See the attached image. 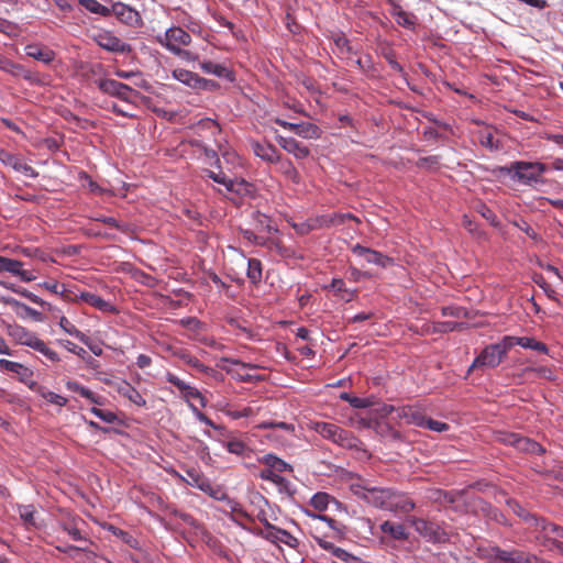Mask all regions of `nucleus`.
<instances>
[{
  "instance_id": "5",
  "label": "nucleus",
  "mask_w": 563,
  "mask_h": 563,
  "mask_svg": "<svg viewBox=\"0 0 563 563\" xmlns=\"http://www.w3.org/2000/svg\"><path fill=\"white\" fill-rule=\"evenodd\" d=\"M545 170V165L539 162H514L508 167V172L514 174L512 177L523 185L542 181V175Z\"/></svg>"
},
{
  "instance_id": "54",
  "label": "nucleus",
  "mask_w": 563,
  "mask_h": 563,
  "mask_svg": "<svg viewBox=\"0 0 563 563\" xmlns=\"http://www.w3.org/2000/svg\"><path fill=\"white\" fill-rule=\"evenodd\" d=\"M423 428L429 429L434 432H438V433H442V432L448 431L450 429V426L445 422L438 421V420L427 417Z\"/></svg>"
},
{
  "instance_id": "63",
  "label": "nucleus",
  "mask_w": 563,
  "mask_h": 563,
  "mask_svg": "<svg viewBox=\"0 0 563 563\" xmlns=\"http://www.w3.org/2000/svg\"><path fill=\"white\" fill-rule=\"evenodd\" d=\"M108 530L115 537L120 538L123 542L132 545V543L135 541L131 534L128 532L114 527L109 526Z\"/></svg>"
},
{
  "instance_id": "62",
  "label": "nucleus",
  "mask_w": 563,
  "mask_h": 563,
  "mask_svg": "<svg viewBox=\"0 0 563 563\" xmlns=\"http://www.w3.org/2000/svg\"><path fill=\"white\" fill-rule=\"evenodd\" d=\"M331 288L335 291V292H344L346 294L347 296H342L343 299H345L346 301L351 300L353 298V292L349 291L345 289V284L342 279H333L332 280V284H331Z\"/></svg>"
},
{
  "instance_id": "19",
  "label": "nucleus",
  "mask_w": 563,
  "mask_h": 563,
  "mask_svg": "<svg viewBox=\"0 0 563 563\" xmlns=\"http://www.w3.org/2000/svg\"><path fill=\"white\" fill-rule=\"evenodd\" d=\"M415 507V501L405 493L395 489L391 490L388 511L405 515L412 511Z\"/></svg>"
},
{
  "instance_id": "64",
  "label": "nucleus",
  "mask_w": 563,
  "mask_h": 563,
  "mask_svg": "<svg viewBox=\"0 0 563 563\" xmlns=\"http://www.w3.org/2000/svg\"><path fill=\"white\" fill-rule=\"evenodd\" d=\"M173 54L186 62H197L199 58L196 53L190 52L188 49H184L183 47L178 48Z\"/></svg>"
},
{
  "instance_id": "25",
  "label": "nucleus",
  "mask_w": 563,
  "mask_h": 563,
  "mask_svg": "<svg viewBox=\"0 0 563 563\" xmlns=\"http://www.w3.org/2000/svg\"><path fill=\"white\" fill-rule=\"evenodd\" d=\"M505 338L506 340H509V342H507L509 344V349H511L514 345H520L523 349L534 350L543 354L549 353L548 346L533 338L512 335H505Z\"/></svg>"
},
{
  "instance_id": "46",
  "label": "nucleus",
  "mask_w": 563,
  "mask_h": 563,
  "mask_svg": "<svg viewBox=\"0 0 563 563\" xmlns=\"http://www.w3.org/2000/svg\"><path fill=\"white\" fill-rule=\"evenodd\" d=\"M38 393H40L41 397L45 401H47V402H49L52 405H55V406H58V407H64L67 404V398H65L64 396L58 395V394H56L54 391H51V390H48V389H46L44 387H41L38 389Z\"/></svg>"
},
{
  "instance_id": "10",
  "label": "nucleus",
  "mask_w": 563,
  "mask_h": 563,
  "mask_svg": "<svg viewBox=\"0 0 563 563\" xmlns=\"http://www.w3.org/2000/svg\"><path fill=\"white\" fill-rule=\"evenodd\" d=\"M173 77L178 80L179 82L194 88V89H202L207 90L210 87H214L216 84L211 80H208L206 78L200 77L194 71L184 69V68H176L173 70Z\"/></svg>"
},
{
  "instance_id": "38",
  "label": "nucleus",
  "mask_w": 563,
  "mask_h": 563,
  "mask_svg": "<svg viewBox=\"0 0 563 563\" xmlns=\"http://www.w3.org/2000/svg\"><path fill=\"white\" fill-rule=\"evenodd\" d=\"M461 327L460 323L453 321L434 322L432 324H426L423 333H445L451 332Z\"/></svg>"
},
{
  "instance_id": "34",
  "label": "nucleus",
  "mask_w": 563,
  "mask_h": 563,
  "mask_svg": "<svg viewBox=\"0 0 563 563\" xmlns=\"http://www.w3.org/2000/svg\"><path fill=\"white\" fill-rule=\"evenodd\" d=\"M5 302L8 305L12 306L15 309V312L20 317H22V318L30 317L36 321H41V317H42L41 312L26 306L25 303H22L13 298L8 299Z\"/></svg>"
},
{
  "instance_id": "8",
  "label": "nucleus",
  "mask_w": 563,
  "mask_h": 563,
  "mask_svg": "<svg viewBox=\"0 0 563 563\" xmlns=\"http://www.w3.org/2000/svg\"><path fill=\"white\" fill-rule=\"evenodd\" d=\"M258 429H271V439L279 441L280 445H289L295 439L298 438L296 433V427L292 423L276 422V421H264L257 426Z\"/></svg>"
},
{
  "instance_id": "6",
  "label": "nucleus",
  "mask_w": 563,
  "mask_h": 563,
  "mask_svg": "<svg viewBox=\"0 0 563 563\" xmlns=\"http://www.w3.org/2000/svg\"><path fill=\"white\" fill-rule=\"evenodd\" d=\"M156 41L168 52L174 53L178 48L188 46L191 43V36L184 29L179 26H172L163 34H158L156 36Z\"/></svg>"
},
{
  "instance_id": "31",
  "label": "nucleus",
  "mask_w": 563,
  "mask_h": 563,
  "mask_svg": "<svg viewBox=\"0 0 563 563\" xmlns=\"http://www.w3.org/2000/svg\"><path fill=\"white\" fill-rule=\"evenodd\" d=\"M380 530L383 533L388 534L391 539L397 541H405L409 537L404 525L388 520L380 525Z\"/></svg>"
},
{
  "instance_id": "40",
  "label": "nucleus",
  "mask_w": 563,
  "mask_h": 563,
  "mask_svg": "<svg viewBox=\"0 0 563 563\" xmlns=\"http://www.w3.org/2000/svg\"><path fill=\"white\" fill-rule=\"evenodd\" d=\"M222 445L232 454L243 456L249 448L247 445L238 438H230L228 441H221Z\"/></svg>"
},
{
  "instance_id": "58",
  "label": "nucleus",
  "mask_w": 563,
  "mask_h": 563,
  "mask_svg": "<svg viewBox=\"0 0 563 563\" xmlns=\"http://www.w3.org/2000/svg\"><path fill=\"white\" fill-rule=\"evenodd\" d=\"M257 412L256 409L252 407H245L241 410H229L227 411V415L231 417L232 419H240V418H246L252 417Z\"/></svg>"
},
{
  "instance_id": "51",
  "label": "nucleus",
  "mask_w": 563,
  "mask_h": 563,
  "mask_svg": "<svg viewBox=\"0 0 563 563\" xmlns=\"http://www.w3.org/2000/svg\"><path fill=\"white\" fill-rule=\"evenodd\" d=\"M292 228L296 230V232L298 234L305 235V234H308L309 232H311L313 230H317L318 229V224H317L316 218H314V219H310L308 221H305L302 223H294Z\"/></svg>"
},
{
  "instance_id": "29",
  "label": "nucleus",
  "mask_w": 563,
  "mask_h": 563,
  "mask_svg": "<svg viewBox=\"0 0 563 563\" xmlns=\"http://www.w3.org/2000/svg\"><path fill=\"white\" fill-rule=\"evenodd\" d=\"M390 15L396 23L405 29L413 30L416 26L417 18L413 13L405 11L399 4H394L390 10Z\"/></svg>"
},
{
  "instance_id": "11",
  "label": "nucleus",
  "mask_w": 563,
  "mask_h": 563,
  "mask_svg": "<svg viewBox=\"0 0 563 563\" xmlns=\"http://www.w3.org/2000/svg\"><path fill=\"white\" fill-rule=\"evenodd\" d=\"M207 176L213 181L223 185L225 190L229 192L244 195L247 194L251 188V185L247 181L243 179H231L227 177L223 172L214 173L212 170H208Z\"/></svg>"
},
{
  "instance_id": "37",
  "label": "nucleus",
  "mask_w": 563,
  "mask_h": 563,
  "mask_svg": "<svg viewBox=\"0 0 563 563\" xmlns=\"http://www.w3.org/2000/svg\"><path fill=\"white\" fill-rule=\"evenodd\" d=\"M278 164V172L282 173L285 177L291 180L295 184H298L300 180V176L292 165V163L287 158H280L276 162Z\"/></svg>"
},
{
  "instance_id": "13",
  "label": "nucleus",
  "mask_w": 563,
  "mask_h": 563,
  "mask_svg": "<svg viewBox=\"0 0 563 563\" xmlns=\"http://www.w3.org/2000/svg\"><path fill=\"white\" fill-rule=\"evenodd\" d=\"M101 91L118 97L122 101L129 102L132 96L135 95V91L125 84L117 81L114 79H103L98 84Z\"/></svg>"
},
{
  "instance_id": "2",
  "label": "nucleus",
  "mask_w": 563,
  "mask_h": 563,
  "mask_svg": "<svg viewBox=\"0 0 563 563\" xmlns=\"http://www.w3.org/2000/svg\"><path fill=\"white\" fill-rule=\"evenodd\" d=\"M351 490L356 497L363 499L368 505L388 510L391 488L375 487L365 482H358L351 484Z\"/></svg>"
},
{
  "instance_id": "59",
  "label": "nucleus",
  "mask_w": 563,
  "mask_h": 563,
  "mask_svg": "<svg viewBox=\"0 0 563 563\" xmlns=\"http://www.w3.org/2000/svg\"><path fill=\"white\" fill-rule=\"evenodd\" d=\"M534 282L538 286H540L543 289V291L550 299L555 301L558 300L555 290L545 282V279L542 276H537L534 278Z\"/></svg>"
},
{
  "instance_id": "1",
  "label": "nucleus",
  "mask_w": 563,
  "mask_h": 563,
  "mask_svg": "<svg viewBox=\"0 0 563 563\" xmlns=\"http://www.w3.org/2000/svg\"><path fill=\"white\" fill-rule=\"evenodd\" d=\"M509 340L504 336L499 342L485 346L475 357L468 368V373L475 369L495 368L509 352Z\"/></svg>"
},
{
  "instance_id": "61",
  "label": "nucleus",
  "mask_w": 563,
  "mask_h": 563,
  "mask_svg": "<svg viewBox=\"0 0 563 563\" xmlns=\"http://www.w3.org/2000/svg\"><path fill=\"white\" fill-rule=\"evenodd\" d=\"M519 230H521L522 232H525L530 239L534 240V241H538L539 240V235L538 233L533 230V228L528 223L526 222L525 220H520V221H516L514 223Z\"/></svg>"
},
{
  "instance_id": "56",
  "label": "nucleus",
  "mask_w": 563,
  "mask_h": 563,
  "mask_svg": "<svg viewBox=\"0 0 563 563\" xmlns=\"http://www.w3.org/2000/svg\"><path fill=\"white\" fill-rule=\"evenodd\" d=\"M19 261L0 256V272L19 273Z\"/></svg>"
},
{
  "instance_id": "44",
  "label": "nucleus",
  "mask_w": 563,
  "mask_h": 563,
  "mask_svg": "<svg viewBox=\"0 0 563 563\" xmlns=\"http://www.w3.org/2000/svg\"><path fill=\"white\" fill-rule=\"evenodd\" d=\"M262 462L268 466L271 470H275L277 472H285L291 468L289 464H287L282 459L277 457L274 454H266L263 456Z\"/></svg>"
},
{
  "instance_id": "50",
  "label": "nucleus",
  "mask_w": 563,
  "mask_h": 563,
  "mask_svg": "<svg viewBox=\"0 0 563 563\" xmlns=\"http://www.w3.org/2000/svg\"><path fill=\"white\" fill-rule=\"evenodd\" d=\"M0 69L13 74L15 76L23 75L24 70L21 66L12 63L11 60L0 56Z\"/></svg>"
},
{
  "instance_id": "35",
  "label": "nucleus",
  "mask_w": 563,
  "mask_h": 563,
  "mask_svg": "<svg viewBox=\"0 0 563 563\" xmlns=\"http://www.w3.org/2000/svg\"><path fill=\"white\" fill-rule=\"evenodd\" d=\"M18 511L21 520L27 529L37 527L35 518L36 510L33 505H21L18 507Z\"/></svg>"
},
{
  "instance_id": "49",
  "label": "nucleus",
  "mask_w": 563,
  "mask_h": 563,
  "mask_svg": "<svg viewBox=\"0 0 563 563\" xmlns=\"http://www.w3.org/2000/svg\"><path fill=\"white\" fill-rule=\"evenodd\" d=\"M509 505L512 508L514 512L517 514L519 517H521L528 523L529 528H532L533 531L536 532V526L532 522V520L529 519V517H536V516L528 512L522 506H520L516 501H510Z\"/></svg>"
},
{
  "instance_id": "60",
  "label": "nucleus",
  "mask_w": 563,
  "mask_h": 563,
  "mask_svg": "<svg viewBox=\"0 0 563 563\" xmlns=\"http://www.w3.org/2000/svg\"><path fill=\"white\" fill-rule=\"evenodd\" d=\"M189 408L194 412L195 417L202 423L213 428V429H220L219 426H217L212 420H210L203 412L198 410V408L194 404H189Z\"/></svg>"
},
{
  "instance_id": "53",
  "label": "nucleus",
  "mask_w": 563,
  "mask_h": 563,
  "mask_svg": "<svg viewBox=\"0 0 563 563\" xmlns=\"http://www.w3.org/2000/svg\"><path fill=\"white\" fill-rule=\"evenodd\" d=\"M90 412L107 423H114L118 420L117 415L109 410H101L97 407H92Z\"/></svg>"
},
{
  "instance_id": "42",
  "label": "nucleus",
  "mask_w": 563,
  "mask_h": 563,
  "mask_svg": "<svg viewBox=\"0 0 563 563\" xmlns=\"http://www.w3.org/2000/svg\"><path fill=\"white\" fill-rule=\"evenodd\" d=\"M331 501H334L332 496L327 493L319 492L311 497L310 505L318 511H324Z\"/></svg>"
},
{
  "instance_id": "20",
  "label": "nucleus",
  "mask_w": 563,
  "mask_h": 563,
  "mask_svg": "<svg viewBox=\"0 0 563 563\" xmlns=\"http://www.w3.org/2000/svg\"><path fill=\"white\" fill-rule=\"evenodd\" d=\"M352 252L358 257L364 258L367 263L374 264L380 267H386L391 263V258L377 252L375 250L356 244L353 246Z\"/></svg>"
},
{
  "instance_id": "22",
  "label": "nucleus",
  "mask_w": 563,
  "mask_h": 563,
  "mask_svg": "<svg viewBox=\"0 0 563 563\" xmlns=\"http://www.w3.org/2000/svg\"><path fill=\"white\" fill-rule=\"evenodd\" d=\"M397 417L404 420L408 424H412L419 428L424 427L427 416L422 412L419 407L416 406H404L396 409Z\"/></svg>"
},
{
  "instance_id": "57",
  "label": "nucleus",
  "mask_w": 563,
  "mask_h": 563,
  "mask_svg": "<svg viewBox=\"0 0 563 563\" xmlns=\"http://www.w3.org/2000/svg\"><path fill=\"white\" fill-rule=\"evenodd\" d=\"M179 356L186 364L198 369L199 372L208 371V367L205 366L197 357H195L188 353H181Z\"/></svg>"
},
{
  "instance_id": "3",
  "label": "nucleus",
  "mask_w": 563,
  "mask_h": 563,
  "mask_svg": "<svg viewBox=\"0 0 563 563\" xmlns=\"http://www.w3.org/2000/svg\"><path fill=\"white\" fill-rule=\"evenodd\" d=\"M310 429L314 430L322 438L330 440L333 443L343 448L353 449L356 448L358 444L357 438L352 435L351 432L330 422H311Z\"/></svg>"
},
{
  "instance_id": "41",
  "label": "nucleus",
  "mask_w": 563,
  "mask_h": 563,
  "mask_svg": "<svg viewBox=\"0 0 563 563\" xmlns=\"http://www.w3.org/2000/svg\"><path fill=\"white\" fill-rule=\"evenodd\" d=\"M79 3L91 13L102 16H109L111 14L110 8L101 4L98 0H79Z\"/></svg>"
},
{
  "instance_id": "4",
  "label": "nucleus",
  "mask_w": 563,
  "mask_h": 563,
  "mask_svg": "<svg viewBox=\"0 0 563 563\" xmlns=\"http://www.w3.org/2000/svg\"><path fill=\"white\" fill-rule=\"evenodd\" d=\"M536 526V539L549 549H558L563 551V528L554 523L548 522L543 518L529 517Z\"/></svg>"
},
{
  "instance_id": "23",
  "label": "nucleus",
  "mask_w": 563,
  "mask_h": 563,
  "mask_svg": "<svg viewBox=\"0 0 563 563\" xmlns=\"http://www.w3.org/2000/svg\"><path fill=\"white\" fill-rule=\"evenodd\" d=\"M113 386L119 395L128 398L132 404L139 407L146 406V400L143 398L140 391L126 380L117 382L113 384Z\"/></svg>"
},
{
  "instance_id": "18",
  "label": "nucleus",
  "mask_w": 563,
  "mask_h": 563,
  "mask_svg": "<svg viewBox=\"0 0 563 563\" xmlns=\"http://www.w3.org/2000/svg\"><path fill=\"white\" fill-rule=\"evenodd\" d=\"M110 10L121 22L130 26H139L142 22L140 13L122 2L114 3Z\"/></svg>"
},
{
  "instance_id": "45",
  "label": "nucleus",
  "mask_w": 563,
  "mask_h": 563,
  "mask_svg": "<svg viewBox=\"0 0 563 563\" xmlns=\"http://www.w3.org/2000/svg\"><path fill=\"white\" fill-rule=\"evenodd\" d=\"M295 133L303 139H318L320 136L319 128L311 123L297 124Z\"/></svg>"
},
{
  "instance_id": "43",
  "label": "nucleus",
  "mask_w": 563,
  "mask_h": 563,
  "mask_svg": "<svg viewBox=\"0 0 563 563\" xmlns=\"http://www.w3.org/2000/svg\"><path fill=\"white\" fill-rule=\"evenodd\" d=\"M246 275L253 284H258L262 280V263L260 260L250 258L247 261Z\"/></svg>"
},
{
  "instance_id": "21",
  "label": "nucleus",
  "mask_w": 563,
  "mask_h": 563,
  "mask_svg": "<svg viewBox=\"0 0 563 563\" xmlns=\"http://www.w3.org/2000/svg\"><path fill=\"white\" fill-rule=\"evenodd\" d=\"M180 479L186 482L191 487H196L203 493L212 494L213 487L210 481L197 468H189L186 471V476H180Z\"/></svg>"
},
{
  "instance_id": "30",
  "label": "nucleus",
  "mask_w": 563,
  "mask_h": 563,
  "mask_svg": "<svg viewBox=\"0 0 563 563\" xmlns=\"http://www.w3.org/2000/svg\"><path fill=\"white\" fill-rule=\"evenodd\" d=\"M0 369L16 374L22 382L27 380L33 375L32 371L23 364L5 358L0 360Z\"/></svg>"
},
{
  "instance_id": "16",
  "label": "nucleus",
  "mask_w": 563,
  "mask_h": 563,
  "mask_svg": "<svg viewBox=\"0 0 563 563\" xmlns=\"http://www.w3.org/2000/svg\"><path fill=\"white\" fill-rule=\"evenodd\" d=\"M7 334L18 344L33 347L40 339L36 333L27 330L26 328L13 323L7 325Z\"/></svg>"
},
{
  "instance_id": "24",
  "label": "nucleus",
  "mask_w": 563,
  "mask_h": 563,
  "mask_svg": "<svg viewBox=\"0 0 563 563\" xmlns=\"http://www.w3.org/2000/svg\"><path fill=\"white\" fill-rule=\"evenodd\" d=\"M251 147L253 153L261 159L267 163H275L279 161V153L277 148L271 143L252 141Z\"/></svg>"
},
{
  "instance_id": "27",
  "label": "nucleus",
  "mask_w": 563,
  "mask_h": 563,
  "mask_svg": "<svg viewBox=\"0 0 563 563\" xmlns=\"http://www.w3.org/2000/svg\"><path fill=\"white\" fill-rule=\"evenodd\" d=\"M25 54L44 64H49L55 58V53L46 46L40 44H29L25 46Z\"/></svg>"
},
{
  "instance_id": "55",
  "label": "nucleus",
  "mask_w": 563,
  "mask_h": 563,
  "mask_svg": "<svg viewBox=\"0 0 563 563\" xmlns=\"http://www.w3.org/2000/svg\"><path fill=\"white\" fill-rule=\"evenodd\" d=\"M340 399L347 401L354 408H366L369 406V401L367 399L354 397L347 393H342L340 395Z\"/></svg>"
},
{
  "instance_id": "9",
  "label": "nucleus",
  "mask_w": 563,
  "mask_h": 563,
  "mask_svg": "<svg viewBox=\"0 0 563 563\" xmlns=\"http://www.w3.org/2000/svg\"><path fill=\"white\" fill-rule=\"evenodd\" d=\"M409 523L413 527L417 533H419L427 541L432 543H440L445 541L446 534L442 528L432 521L424 520L422 518L411 517L408 519Z\"/></svg>"
},
{
  "instance_id": "33",
  "label": "nucleus",
  "mask_w": 563,
  "mask_h": 563,
  "mask_svg": "<svg viewBox=\"0 0 563 563\" xmlns=\"http://www.w3.org/2000/svg\"><path fill=\"white\" fill-rule=\"evenodd\" d=\"M58 325L60 329L67 334L75 336L85 345H89V338L81 331H79L76 325L69 321L66 317L62 316L58 320Z\"/></svg>"
},
{
  "instance_id": "32",
  "label": "nucleus",
  "mask_w": 563,
  "mask_h": 563,
  "mask_svg": "<svg viewBox=\"0 0 563 563\" xmlns=\"http://www.w3.org/2000/svg\"><path fill=\"white\" fill-rule=\"evenodd\" d=\"M58 343L60 345H63L68 352L74 353L77 356H79L80 358H82L89 367H91V368L98 367V365H99L98 361L95 360L93 357L89 356L85 349L79 347L78 345H76L75 343H73L71 341H68V340H58Z\"/></svg>"
},
{
  "instance_id": "52",
  "label": "nucleus",
  "mask_w": 563,
  "mask_h": 563,
  "mask_svg": "<svg viewBox=\"0 0 563 563\" xmlns=\"http://www.w3.org/2000/svg\"><path fill=\"white\" fill-rule=\"evenodd\" d=\"M63 530L75 541H86L85 536L81 533V530L77 527L76 522L64 523Z\"/></svg>"
},
{
  "instance_id": "7",
  "label": "nucleus",
  "mask_w": 563,
  "mask_h": 563,
  "mask_svg": "<svg viewBox=\"0 0 563 563\" xmlns=\"http://www.w3.org/2000/svg\"><path fill=\"white\" fill-rule=\"evenodd\" d=\"M255 533L278 548H280V544H285L291 549H296L299 545V541L296 537L287 530L280 529L271 522H266V528L258 529Z\"/></svg>"
},
{
  "instance_id": "14",
  "label": "nucleus",
  "mask_w": 563,
  "mask_h": 563,
  "mask_svg": "<svg viewBox=\"0 0 563 563\" xmlns=\"http://www.w3.org/2000/svg\"><path fill=\"white\" fill-rule=\"evenodd\" d=\"M0 161L15 172L21 173L25 177L36 178L38 173L29 165L23 158L13 155L4 150H0Z\"/></svg>"
},
{
  "instance_id": "47",
  "label": "nucleus",
  "mask_w": 563,
  "mask_h": 563,
  "mask_svg": "<svg viewBox=\"0 0 563 563\" xmlns=\"http://www.w3.org/2000/svg\"><path fill=\"white\" fill-rule=\"evenodd\" d=\"M43 287L53 294L60 295L63 298L69 300L71 298V290H68L64 284H59L55 280L45 282Z\"/></svg>"
},
{
  "instance_id": "28",
  "label": "nucleus",
  "mask_w": 563,
  "mask_h": 563,
  "mask_svg": "<svg viewBox=\"0 0 563 563\" xmlns=\"http://www.w3.org/2000/svg\"><path fill=\"white\" fill-rule=\"evenodd\" d=\"M278 144L297 159H303L309 155V148L292 137H279Z\"/></svg>"
},
{
  "instance_id": "39",
  "label": "nucleus",
  "mask_w": 563,
  "mask_h": 563,
  "mask_svg": "<svg viewBox=\"0 0 563 563\" xmlns=\"http://www.w3.org/2000/svg\"><path fill=\"white\" fill-rule=\"evenodd\" d=\"M32 349L41 353L48 362L53 364L60 361L58 353L51 349L42 339H38Z\"/></svg>"
},
{
  "instance_id": "36",
  "label": "nucleus",
  "mask_w": 563,
  "mask_h": 563,
  "mask_svg": "<svg viewBox=\"0 0 563 563\" xmlns=\"http://www.w3.org/2000/svg\"><path fill=\"white\" fill-rule=\"evenodd\" d=\"M200 69L210 75H214L217 77H229L230 70L222 64H217L210 60H203L199 63Z\"/></svg>"
},
{
  "instance_id": "12",
  "label": "nucleus",
  "mask_w": 563,
  "mask_h": 563,
  "mask_svg": "<svg viewBox=\"0 0 563 563\" xmlns=\"http://www.w3.org/2000/svg\"><path fill=\"white\" fill-rule=\"evenodd\" d=\"M95 38L100 47L109 52L122 54L131 52L130 44L121 41L119 37H117L113 33L109 31L99 32Z\"/></svg>"
},
{
  "instance_id": "26",
  "label": "nucleus",
  "mask_w": 563,
  "mask_h": 563,
  "mask_svg": "<svg viewBox=\"0 0 563 563\" xmlns=\"http://www.w3.org/2000/svg\"><path fill=\"white\" fill-rule=\"evenodd\" d=\"M500 441L505 442L506 444L514 445L515 448H517L521 451H527V452L541 451L540 444H538L537 442L531 441L527 438L515 434V433L506 434L505 437L500 438Z\"/></svg>"
},
{
  "instance_id": "17",
  "label": "nucleus",
  "mask_w": 563,
  "mask_h": 563,
  "mask_svg": "<svg viewBox=\"0 0 563 563\" xmlns=\"http://www.w3.org/2000/svg\"><path fill=\"white\" fill-rule=\"evenodd\" d=\"M71 298L70 299L71 301H81V302H86L88 303L89 306L102 311V312H113L115 309L114 307L109 302V301H106L104 299H102L100 296L96 295V294H92V292H88V291H80V292H75V291H71Z\"/></svg>"
},
{
  "instance_id": "48",
  "label": "nucleus",
  "mask_w": 563,
  "mask_h": 563,
  "mask_svg": "<svg viewBox=\"0 0 563 563\" xmlns=\"http://www.w3.org/2000/svg\"><path fill=\"white\" fill-rule=\"evenodd\" d=\"M333 42L341 56H347L352 52L350 41L344 35H336Z\"/></svg>"
},
{
  "instance_id": "15",
  "label": "nucleus",
  "mask_w": 563,
  "mask_h": 563,
  "mask_svg": "<svg viewBox=\"0 0 563 563\" xmlns=\"http://www.w3.org/2000/svg\"><path fill=\"white\" fill-rule=\"evenodd\" d=\"M165 377L168 383L173 384L180 390V393L184 395V398L186 399L188 405L191 404L190 399L192 398V399H198L201 407L207 406L206 398L196 387L186 384L184 380H181L175 374L169 373V372L166 374Z\"/></svg>"
}]
</instances>
